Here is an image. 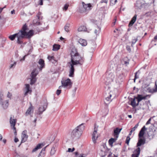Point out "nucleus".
<instances>
[{
  "label": "nucleus",
  "instance_id": "f257e3e1",
  "mask_svg": "<svg viewBox=\"0 0 157 157\" xmlns=\"http://www.w3.org/2000/svg\"><path fill=\"white\" fill-rule=\"evenodd\" d=\"M70 54L71 60L69 63L71 67L69 75L70 77H72L75 71L74 66L78 64L82 65L84 61V58L78 53L77 49L74 47H71Z\"/></svg>",
  "mask_w": 157,
  "mask_h": 157
},
{
  "label": "nucleus",
  "instance_id": "f03ea898",
  "mask_svg": "<svg viewBox=\"0 0 157 157\" xmlns=\"http://www.w3.org/2000/svg\"><path fill=\"white\" fill-rule=\"evenodd\" d=\"M146 128L144 126L140 131L138 134V142L136 145L138 147L134 150L132 157H138L140 153V148L139 147L144 145L145 143L146 139L144 135L145 133Z\"/></svg>",
  "mask_w": 157,
  "mask_h": 157
},
{
  "label": "nucleus",
  "instance_id": "7ed1b4c3",
  "mask_svg": "<svg viewBox=\"0 0 157 157\" xmlns=\"http://www.w3.org/2000/svg\"><path fill=\"white\" fill-rule=\"evenodd\" d=\"M29 30L28 26L26 24H24L22 26L21 29L17 33V42L19 44L23 43L22 39L25 37L28 38H30L34 34L33 31L32 30Z\"/></svg>",
  "mask_w": 157,
  "mask_h": 157
},
{
  "label": "nucleus",
  "instance_id": "20e7f679",
  "mask_svg": "<svg viewBox=\"0 0 157 157\" xmlns=\"http://www.w3.org/2000/svg\"><path fill=\"white\" fill-rule=\"evenodd\" d=\"M151 124L149 126V132H148V138L150 140L154 136V132L157 129V116L151 117L148 120V125Z\"/></svg>",
  "mask_w": 157,
  "mask_h": 157
},
{
  "label": "nucleus",
  "instance_id": "39448f33",
  "mask_svg": "<svg viewBox=\"0 0 157 157\" xmlns=\"http://www.w3.org/2000/svg\"><path fill=\"white\" fill-rule=\"evenodd\" d=\"M83 124H82L73 130L71 134L72 138H78L81 135L82 131L85 129Z\"/></svg>",
  "mask_w": 157,
  "mask_h": 157
},
{
  "label": "nucleus",
  "instance_id": "423d86ee",
  "mask_svg": "<svg viewBox=\"0 0 157 157\" xmlns=\"http://www.w3.org/2000/svg\"><path fill=\"white\" fill-rule=\"evenodd\" d=\"M83 7L79 10V11L81 13H83L85 12L90 10L92 9V6L90 3L86 4L83 2H82Z\"/></svg>",
  "mask_w": 157,
  "mask_h": 157
},
{
  "label": "nucleus",
  "instance_id": "0eeeda50",
  "mask_svg": "<svg viewBox=\"0 0 157 157\" xmlns=\"http://www.w3.org/2000/svg\"><path fill=\"white\" fill-rule=\"evenodd\" d=\"M98 126H97L96 124H94V131L92 134V140L93 142L95 144L96 143V140L99 136V135L97 133L98 128Z\"/></svg>",
  "mask_w": 157,
  "mask_h": 157
},
{
  "label": "nucleus",
  "instance_id": "6e6552de",
  "mask_svg": "<svg viewBox=\"0 0 157 157\" xmlns=\"http://www.w3.org/2000/svg\"><path fill=\"white\" fill-rule=\"evenodd\" d=\"M62 86L64 87H67L69 88L71 87L72 86V83L71 80L69 78L66 80H64L61 81Z\"/></svg>",
  "mask_w": 157,
  "mask_h": 157
},
{
  "label": "nucleus",
  "instance_id": "1a4fd4ad",
  "mask_svg": "<svg viewBox=\"0 0 157 157\" xmlns=\"http://www.w3.org/2000/svg\"><path fill=\"white\" fill-rule=\"evenodd\" d=\"M14 116H13L11 115L10 118V123L11 124V126H13L12 128L13 129L15 134H16L17 133L16 128L15 127L17 122V119H14Z\"/></svg>",
  "mask_w": 157,
  "mask_h": 157
},
{
  "label": "nucleus",
  "instance_id": "9d476101",
  "mask_svg": "<svg viewBox=\"0 0 157 157\" xmlns=\"http://www.w3.org/2000/svg\"><path fill=\"white\" fill-rule=\"evenodd\" d=\"M36 69H34L31 74V78L30 84L33 85L34 84L36 81V77L38 74V72H36Z\"/></svg>",
  "mask_w": 157,
  "mask_h": 157
},
{
  "label": "nucleus",
  "instance_id": "9b49d317",
  "mask_svg": "<svg viewBox=\"0 0 157 157\" xmlns=\"http://www.w3.org/2000/svg\"><path fill=\"white\" fill-rule=\"evenodd\" d=\"M112 95V93L110 92L108 94H106V96H105V103L107 104L109 103L111 101L113 98H112L111 97Z\"/></svg>",
  "mask_w": 157,
  "mask_h": 157
},
{
  "label": "nucleus",
  "instance_id": "f8f14e48",
  "mask_svg": "<svg viewBox=\"0 0 157 157\" xmlns=\"http://www.w3.org/2000/svg\"><path fill=\"white\" fill-rule=\"evenodd\" d=\"M27 131L26 130L24 131L21 134V143H24L27 141L28 138V136L27 134Z\"/></svg>",
  "mask_w": 157,
  "mask_h": 157
},
{
  "label": "nucleus",
  "instance_id": "ddd939ff",
  "mask_svg": "<svg viewBox=\"0 0 157 157\" xmlns=\"http://www.w3.org/2000/svg\"><path fill=\"white\" fill-rule=\"evenodd\" d=\"M30 106L28 108L25 114V115L26 116L30 115L31 113H33V106L32 105L30 102Z\"/></svg>",
  "mask_w": 157,
  "mask_h": 157
},
{
  "label": "nucleus",
  "instance_id": "4468645a",
  "mask_svg": "<svg viewBox=\"0 0 157 157\" xmlns=\"http://www.w3.org/2000/svg\"><path fill=\"white\" fill-rule=\"evenodd\" d=\"M3 96V94H2V93L1 92L0 93V104H2V105H3V107L5 108H6L9 105V103L8 101H6V104L5 105H4V102L3 103H2V98Z\"/></svg>",
  "mask_w": 157,
  "mask_h": 157
},
{
  "label": "nucleus",
  "instance_id": "2eb2a0df",
  "mask_svg": "<svg viewBox=\"0 0 157 157\" xmlns=\"http://www.w3.org/2000/svg\"><path fill=\"white\" fill-rule=\"evenodd\" d=\"M25 89L26 90V91L24 94L25 96H26V95H27L28 93H29L30 94H31L32 92V90L30 88L29 85V84H25Z\"/></svg>",
  "mask_w": 157,
  "mask_h": 157
},
{
  "label": "nucleus",
  "instance_id": "dca6fc26",
  "mask_svg": "<svg viewBox=\"0 0 157 157\" xmlns=\"http://www.w3.org/2000/svg\"><path fill=\"white\" fill-rule=\"evenodd\" d=\"M147 97V95L143 96L142 95L138 94L136 98L137 99L138 103H139L142 100L146 99Z\"/></svg>",
  "mask_w": 157,
  "mask_h": 157
},
{
  "label": "nucleus",
  "instance_id": "f3484780",
  "mask_svg": "<svg viewBox=\"0 0 157 157\" xmlns=\"http://www.w3.org/2000/svg\"><path fill=\"white\" fill-rule=\"evenodd\" d=\"M38 63L40 65L39 67L40 70L41 71L44 66V61L43 59H40L39 60Z\"/></svg>",
  "mask_w": 157,
  "mask_h": 157
},
{
  "label": "nucleus",
  "instance_id": "a211bd4d",
  "mask_svg": "<svg viewBox=\"0 0 157 157\" xmlns=\"http://www.w3.org/2000/svg\"><path fill=\"white\" fill-rule=\"evenodd\" d=\"M122 130V128L119 129L118 128H117L116 129H114V136L116 138H117L118 137V135L121 130Z\"/></svg>",
  "mask_w": 157,
  "mask_h": 157
},
{
  "label": "nucleus",
  "instance_id": "6ab92c4d",
  "mask_svg": "<svg viewBox=\"0 0 157 157\" xmlns=\"http://www.w3.org/2000/svg\"><path fill=\"white\" fill-rule=\"evenodd\" d=\"M79 43L82 46H86L87 44V42L86 40L80 39L78 41Z\"/></svg>",
  "mask_w": 157,
  "mask_h": 157
},
{
  "label": "nucleus",
  "instance_id": "aec40b11",
  "mask_svg": "<svg viewBox=\"0 0 157 157\" xmlns=\"http://www.w3.org/2000/svg\"><path fill=\"white\" fill-rule=\"evenodd\" d=\"M136 17L137 15L136 14L135 15L130 22L128 25V26H130L133 25L136 21Z\"/></svg>",
  "mask_w": 157,
  "mask_h": 157
},
{
  "label": "nucleus",
  "instance_id": "412c9836",
  "mask_svg": "<svg viewBox=\"0 0 157 157\" xmlns=\"http://www.w3.org/2000/svg\"><path fill=\"white\" fill-rule=\"evenodd\" d=\"M46 107L47 106L45 104L44 105L40 107L39 109V114H41L45 110Z\"/></svg>",
  "mask_w": 157,
  "mask_h": 157
},
{
  "label": "nucleus",
  "instance_id": "4be33fe9",
  "mask_svg": "<svg viewBox=\"0 0 157 157\" xmlns=\"http://www.w3.org/2000/svg\"><path fill=\"white\" fill-rule=\"evenodd\" d=\"M136 98H134L133 99H132V100H131V101L130 105L133 108H135L136 106H137L139 103L138 102L137 104L136 103Z\"/></svg>",
  "mask_w": 157,
  "mask_h": 157
},
{
  "label": "nucleus",
  "instance_id": "5701e85b",
  "mask_svg": "<svg viewBox=\"0 0 157 157\" xmlns=\"http://www.w3.org/2000/svg\"><path fill=\"white\" fill-rule=\"evenodd\" d=\"M117 138L115 137V138H111L108 141L109 145L111 147L113 146V143L117 140Z\"/></svg>",
  "mask_w": 157,
  "mask_h": 157
},
{
  "label": "nucleus",
  "instance_id": "b1692460",
  "mask_svg": "<svg viewBox=\"0 0 157 157\" xmlns=\"http://www.w3.org/2000/svg\"><path fill=\"white\" fill-rule=\"evenodd\" d=\"M44 146V144L42 143L38 144L36 147L33 150L32 152H34L36 151L38 149L42 148Z\"/></svg>",
  "mask_w": 157,
  "mask_h": 157
},
{
  "label": "nucleus",
  "instance_id": "393cba45",
  "mask_svg": "<svg viewBox=\"0 0 157 157\" xmlns=\"http://www.w3.org/2000/svg\"><path fill=\"white\" fill-rule=\"evenodd\" d=\"M48 59L50 61H51L53 63L56 62V61L55 60V58L53 56H48Z\"/></svg>",
  "mask_w": 157,
  "mask_h": 157
},
{
  "label": "nucleus",
  "instance_id": "a878e982",
  "mask_svg": "<svg viewBox=\"0 0 157 157\" xmlns=\"http://www.w3.org/2000/svg\"><path fill=\"white\" fill-rule=\"evenodd\" d=\"M123 61L124 64L127 66L129 63V59H128L127 57H125L123 58Z\"/></svg>",
  "mask_w": 157,
  "mask_h": 157
},
{
  "label": "nucleus",
  "instance_id": "bb28decb",
  "mask_svg": "<svg viewBox=\"0 0 157 157\" xmlns=\"http://www.w3.org/2000/svg\"><path fill=\"white\" fill-rule=\"evenodd\" d=\"M86 30V28L85 26H81L79 27L78 29V31L79 32L85 31Z\"/></svg>",
  "mask_w": 157,
  "mask_h": 157
},
{
  "label": "nucleus",
  "instance_id": "cd10ccee",
  "mask_svg": "<svg viewBox=\"0 0 157 157\" xmlns=\"http://www.w3.org/2000/svg\"><path fill=\"white\" fill-rule=\"evenodd\" d=\"M53 50L56 51L59 50L60 48V46L59 44H55L53 45Z\"/></svg>",
  "mask_w": 157,
  "mask_h": 157
},
{
  "label": "nucleus",
  "instance_id": "c85d7f7f",
  "mask_svg": "<svg viewBox=\"0 0 157 157\" xmlns=\"http://www.w3.org/2000/svg\"><path fill=\"white\" fill-rule=\"evenodd\" d=\"M70 24H67L64 26V29L65 31L67 32H69L70 31Z\"/></svg>",
  "mask_w": 157,
  "mask_h": 157
},
{
  "label": "nucleus",
  "instance_id": "c756f323",
  "mask_svg": "<svg viewBox=\"0 0 157 157\" xmlns=\"http://www.w3.org/2000/svg\"><path fill=\"white\" fill-rule=\"evenodd\" d=\"M17 33H15L13 35H11L9 36V38L11 40H14L16 36H17Z\"/></svg>",
  "mask_w": 157,
  "mask_h": 157
},
{
  "label": "nucleus",
  "instance_id": "7c9ffc66",
  "mask_svg": "<svg viewBox=\"0 0 157 157\" xmlns=\"http://www.w3.org/2000/svg\"><path fill=\"white\" fill-rule=\"evenodd\" d=\"M100 150L102 153H105V148L104 145H101L100 147Z\"/></svg>",
  "mask_w": 157,
  "mask_h": 157
},
{
  "label": "nucleus",
  "instance_id": "2f4dec72",
  "mask_svg": "<svg viewBox=\"0 0 157 157\" xmlns=\"http://www.w3.org/2000/svg\"><path fill=\"white\" fill-rule=\"evenodd\" d=\"M130 138L129 137V136H128L126 140L125 143L127 144L128 145H129V141L130 140Z\"/></svg>",
  "mask_w": 157,
  "mask_h": 157
},
{
  "label": "nucleus",
  "instance_id": "473e14b6",
  "mask_svg": "<svg viewBox=\"0 0 157 157\" xmlns=\"http://www.w3.org/2000/svg\"><path fill=\"white\" fill-rule=\"evenodd\" d=\"M155 90L154 89H150L149 88H148V92L151 93H153L156 92V91H155Z\"/></svg>",
  "mask_w": 157,
  "mask_h": 157
},
{
  "label": "nucleus",
  "instance_id": "72a5a7b5",
  "mask_svg": "<svg viewBox=\"0 0 157 157\" xmlns=\"http://www.w3.org/2000/svg\"><path fill=\"white\" fill-rule=\"evenodd\" d=\"M138 126H139V123H138V124H136L135 125V126L133 128H132V129L131 130L132 131H133V132L137 128Z\"/></svg>",
  "mask_w": 157,
  "mask_h": 157
},
{
  "label": "nucleus",
  "instance_id": "f704fd0d",
  "mask_svg": "<svg viewBox=\"0 0 157 157\" xmlns=\"http://www.w3.org/2000/svg\"><path fill=\"white\" fill-rule=\"evenodd\" d=\"M69 6V5L67 4H65L63 8V10L66 11L67 10L68 7Z\"/></svg>",
  "mask_w": 157,
  "mask_h": 157
},
{
  "label": "nucleus",
  "instance_id": "c9c22d12",
  "mask_svg": "<svg viewBox=\"0 0 157 157\" xmlns=\"http://www.w3.org/2000/svg\"><path fill=\"white\" fill-rule=\"evenodd\" d=\"M100 29H99L98 28V29H95L94 31L95 33L96 34L98 35L99 33V31Z\"/></svg>",
  "mask_w": 157,
  "mask_h": 157
},
{
  "label": "nucleus",
  "instance_id": "e433bc0d",
  "mask_svg": "<svg viewBox=\"0 0 157 157\" xmlns=\"http://www.w3.org/2000/svg\"><path fill=\"white\" fill-rule=\"evenodd\" d=\"M103 111H105V114H103V116H106L108 113V110L107 109H104Z\"/></svg>",
  "mask_w": 157,
  "mask_h": 157
},
{
  "label": "nucleus",
  "instance_id": "4c0bfd02",
  "mask_svg": "<svg viewBox=\"0 0 157 157\" xmlns=\"http://www.w3.org/2000/svg\"><path fill=\"white\" fill-rule=\"evenodd\" d=\"M136 41L137 40L135 39L132 40V43L131 45L132 46V45L135 44L136 42Z\"/></svg>",
  "mask_w": 157,
  "mask_h": 157
},
{
  "label": "nucleus",
  "instance_id": "58836bf2",
  "mask_svg": "<svg viewBox=\"0 0 157 157\" xmlns=\"http://www.w3.org/2000/svg\"><path fill=\"white\" fill-rule=\"evenodd\" d=\"M138 73L137 72H136L135 73V78H134V82H135L136 79L138 78V76H137V74Z\"/></svg>",
  "mask_w": 157,
  "mask_h": 157
},
{
  "label": "nucleus",
  "instance_id": "ea45409f",
  "mask_svg": "<svg viewBox=\"0 0 157 157\" xmlns=\"http://www.w3.org/2000/svg\"><path fill=\"white\" fill-rule=\"evenodd\" d=\"M12 96V94L9 92H8L7 94V97L10 98Z\"/></svg>",
  "mask_w": 157,
  "mask_h": 157
},
{
  "label": "nucleus",
  "instance_id": "a19ab883",
  "mask_svg": "<svg viewBox=\"0 0 157 157\" xmlns=\"http://www.w3.org/2000/svg\"><path fill=\"white\" fill-rule=\"evenodd\" d=\"M75 150L74 148H73L72 149L69 148L68 149V151L69 152H72L73 151Z\"/></svg>",
  "mask_w": 157,
  "mask_h": 157
},
{
  "label": "nucleus",
  "instance_id": "79ce46f5",
  "mask_svg": "<svg viewBox=\"0 0 157 157\" xmlns=\"http://www.w3.org/2000/svg\"><path fill=\"white\" fill-rule=\"evenodd\" d=\"M16 64V62H14L13 64L11 65L10 68H12L13 67H15Z\"/></svg>",
  "mask_w": 157,
  "mask_h": 157
},
{
  "label": "nucleus",
  "instance_id": "37998d69",
  "mask_svg": "<svg viewBox=\"0 0 157 157\" xmlns=\"http://www.w3.org/2000/svg\"><path fill=\"white\" fill-rule=\"evenodd\" d=\"M61 90H57L56 91V94L57 95H59L61 93Z\"/></svg>",
  "mask_w": 157,
  "mask_h": 157
},
{
  "label": "nucleus",
  "instance_id": "c03bdc74",
  "mask_svg": "<svg viewBox=\"0 0 157 157\" xmlns=\"http://www.w3.org/2000/svg\"><path fill=\"white\" fill-rule=\"evenodd\" d=\"M113 0H111L110 2L114 5L117 2V0H114V2H113Z\"/></svg>",
  "mask_w": 157,
  "mask_h": 157
},
{
  "label": "nucleus",
  "instance_id": "a18cd8bd",
  "mask_svg": "<svg viewBox=\"0 0 157 157\" xmlns=\"http://www.w3.org/2000/svg\"><path fill=\"white\" fill-rule=\"evenodd\" d=\"M39 5H43V0H40L39 1Z\"/></svg>",
  "mask_w": 157,
  "mask_h": 157
},
{
  "label": "nucleus",
  "instance_id": "49530a36",
  "mask_svg": "<svg viewBox=\"0 0 157 157\" xmlns=\"http://www.w3.org/2000/svg\"><path fill=\"white\" fill-rule=\"evenodd\" d=\"M147 86L146 84L145 85L144 84H143L142 86V88H143V89H145L146 88Z\"/></svg>",
  "mask_w": 157,
  "mask_h": 157
},
{
  "label": "nucleus",
  "instance_id": "de8ad7c7",
  "mask_svg": "<svg viewBox=\"0 0 157 157\" xmlns=\"http://www.w3.org/2000/svg\"><path fill=\"white\" fill-rule=\"evenodd\" d=\"M41 12H39L37 14V16L38 17V19H40V16L41 15Z\"/></svg>",
  "mask_w": 157,
  "mask_h": 157
},
{
  "label": "nucleus",
  "instance_id": "09e8293b",
  "mask_svg": "<svg viewBox=\"0 0 157 157\" xmlns=\"http://www.w3.org/2000/svg\"><path fill=\"white\" fill-rule=\"evenodd\" d=\"M108 2V1L107 0H101V3H107Z\"/></svg>",
  "mask_w": 157,
  "mask_h": 157
},
{
  "label": "nucleus",
  "instance_id": "8fccbe9b",
  "mask_svg": "<svg viewBox=\"0 0 157 157\" xmlns=\"http://www.w3.org/2000/svg\"><path fill=\"white\" fill-rule=\"evenodd\" d=\"M6 6H5L4 7L2 8H0V13L2 12L3 9L6 7Z\"/></svg>",
  "mask_w": 157,
  "mask_h": 157
},
{
  "label": "nucleus",
  "instance_id": "3c124183",
  "mask_svg": "<svg viewBox=\"0 0 157 157\" xmlns=\"http://www.w3.org/2000/svg\"><path fill=\"white\" fill-rule=\"evenodd\" d=\"M46 147H47V146H46V147H45L44 148H43L42 149V151H41V152L40 154V155L42 153V151H45V149H46Z\"/></svg>",
  "mask_w": 157,
  "mask_h": 157
},
{
  "label": "nucleus",
  "instance_id": "603ef678",
  "mask_svg": "<svg viewBox=\"0 0 157 157\" xmlns=\"http://www.w3.org/2000/svg\"><path fill=\"white\" fill-rule=\"evenodd\" d=\"M154 89L155 90V91H156L157 92V85L156 83H155V88Z\"/></svg>",
  "mask_w": 157,
  "mask_h": 157
},
{
  "label": "nucleus",
  "instance_id": "864d4df0",
  "mask_svg": "<svg viewBox=\"0 0 157 157\" xmlns=\"http://www.w3.org/2000/svg\"><path fill=\"white\" fill-rule=\"evenodd\" d=\"M150 4H152L154 2L155 0H149Z\"/></svg>",
  "mask_w": 157,
  "mask_h": 157
},
{
  "label": "nucleus",
  "instance_id": "5fc2aeb1",
  "mask_svg": "<svg viewBox=\"0 0 157 157\" xmlns=\"http://www.w3.org/2000/svg\"><path fill=\"white\" fill-rule=\"evenodd\" d=\"M19 141V140H18V139L17 138H15V139H14V141L15 142H18Z\"/></svg>",
  "mask_w": 157,
  "mask_h": 157
},
{
  "label": "nucleus",
  "instance_id": "6e6d98bb",
  "mask_svg": "<svg viewBox=\"0 0 157 157\" xmlns=\"http://www.w3.org/2000/svg\"><path fill=\"white\" fill-rule=\"evenodd\" d=\"M3 142L5 144H6V139H4L3 140Z\"/></svg>",
  "mask_w": 157,
  "mask_h": 157
},
{
  "label": "nucleus",
  "instance_id": "4d7b16f0",
  "mask_svg": "<svg viewBox=\"0 0 157 157\" xmlns=\"http://www.w3.org/2000/svg\"><path fill=\"white\" fill-rule=\"evenodd\" d=\"M132 132H133V131H132L131 130V131L129 133L128 136H129V137H130V136L131 135Z\"/></svg>",
  "mask_w": 157,
  "mask_h": 157
},
{
  "label": "nucleus",
  "instance_id": "13d9d810",
  "mask_svg": "<svg viewBox=\"0 0 157 157\" xmlns=\"http://www.w3.org/2000/svg\"><path fill=\"white\" fill-rule=\"evenodd\" d=\"M11 13L12 14H14L15 13V10H13L11 11Z\"/></svg>",
  "mask_w": 157,
  "mask_h": 157
},
{
  "label": "nucleus",
  "instance_id": "bf43d9fd",
  "mask_svg": "<svg viewBox=\"0 0 157 157\" xmlns=\"http://www.w3.org/2000/svg\"><path fill=\"white\" fill-rule=\"evenodd\" d=\"M2 139V136L0 134V140H1Z\"/></svg>",
  "mask_w": 157,
  "mask_h": 157
},
{
  "label": "nucleus",
  "instance_id": "052dcab7",
  "mask_svg": "<svg viewBox=\"0 0 157 157\" xmlns=\"http://www.w3.org/2000/svg\"><path fill=\"white\" fill-rule=\"evenodd\" d=\"M25 56L22 59H21V60H24L25 59Z\"/></svg>",
  "mask_w": 157,
  "mask_h": 157
},
{
  "label": "nucleus",
  "instance_id": "680f3d73",
  "mask_svg": "<svg viewBox=\"0 0 157 157\" xmlns=\"http://www.w3.org/2000/svg\"><path fill=\"white\" fill-rule=\"evenodd\" d=\"M154 39L155 40H157V35L154 37Z\"/></svg>",
  "mask_w": 157,
  "mask_h": 157
},
{
  "label": "nucleus",
  "instance_id": "e2e57ef3",
  "mask_svg": "<svg viewBox=\"0 0 157 157\" xmlns=\"http://www.w3.org/2000/svg\"><path fill=\"white\" fill-rule=\"evenodd\" d=\"M128 116L129 118H132V116L131 115H128Z\"/></svg>",
  "mask_w": 157,
  "mask_h": 157
},
{
  "label": "nucleus",
  "instance_id": "0e129e2a",
  "mask_svg": "<svg viewBox=\"0 0 157 157\" xmlns=\"http://www.w3.org/2000/svg\"><path fill=\"white\" fill-rule=\"evenodd\" d=\"M60 39L61 40H64V38L63 37H60Z\"/></svg>",
  "mask_w": 157,
  "mask_h": 157
},
{
  "label": "nucleus",
  "instance_id": "69168bd1",
  "mask_svg": "<svg viewBox=\"0 0 157 157\" xmlns=\"http://www.w3.org/2000/svg\"><path fill=\"white\" fill-rule=\"evenodd\" d=\"M75 155H77L78 154V153L77 152H76L75 153Z\"/></svg>",
  "mask_w": 157,
  "mask_h": 157
},
{
  "label": "nucleus",
  "instance_id": "338daca9",
  "mask_svg": "<svg viewBox=\"0 0 157 157\" xmlns=\"http://www.w3.org/2000/svg\"><path fill=\"white\" fill-rule=\"evenodd\" d=\"M36 120H37V119L36 118V119H35L34 120V122L35 123H36Z\"/></svg>",
  "mask_w": 157,
  "mask_h": 157
},
{
  "label": "nucleus",
  "instance_id": "774afa93",
  "mask_svg": "<svg viewBox=\"0 0 157 157\" xmlns=\"http://www.w3.org/2000/svg\"><path fill=\"white\" fill-rule=\"evenodd\" d=\"M127 50H128V51H129V50H130V48H128V47H127Z\"/></svg>",
  "mask_w": 157,
  "mask_h": 157
}]
</instances>
